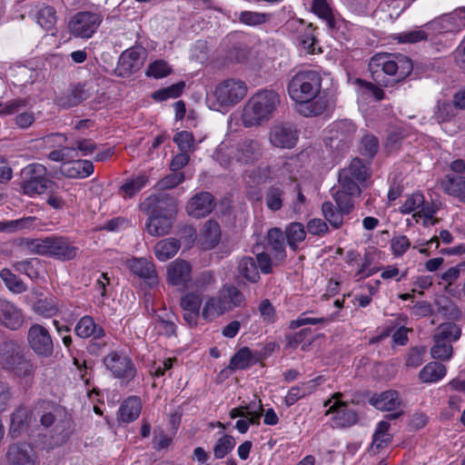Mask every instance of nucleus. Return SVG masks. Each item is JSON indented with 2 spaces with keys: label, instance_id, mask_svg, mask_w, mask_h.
<instances>
[{
  "label": "nucleus",
  "instance_id": "1a4fd4ad",
  "mask_svg": "<svg viewBox=\"0 0 465 465\" xmlns=\"http://www.w3.org/2000/svg\"><path fill=\"white\" fill-rule=\"evenodd\" d=\"M103 20L100 13L79 11L69 19L67 31L75 38L89 39L96 33Z\"/></svg>",
  "mask_w": 465,
  "mask_h": 465
},
{
  "label": "nucleus",
  "instance_id": "774afa93",
  "mask_svg": "<svg viewBox=\"0 0 465 465\" xmlns=\"http://www.w3.org/2000/svg\"><path fill=\"white\" fill-rule=\"evenodd\" d=\"M313 29L312 25H308L303 34L298 36L299 45L307 54L315 53V44L317 42L315 36L312 34Z\"/></svg>",
  "mask_w": 465,
  "mask_h": 465
},
{
  "label": "nucleus",
  "instance_id": "c756f323",
  "mask_svg": "<svg viewBox=\"0 0 465 465\" xmlns=\"http://www.w3.org/2000/svg\"><path fill=\"white\" fill-rule=\"evenodd\" d=\"M75 334L83 339L87 338H105L104 328L95 323L93 317L85 315L82 317L74 327Z\"/></svg>",
  "mask_w": 465,
  "mask_h": 465
},
{
  "label": "nucleus",
  "instance_id": "412c9836",
  "mask_svg": "<svg viewBox=\"0 0 465 465\" xmlns=\"http://www.w3.org/2000/svg\"><path fill=\"white\" fill-rule=\"evenodd\" d=\"M127 268L153 288L158 284V274L154 264L145 258H133L126 262Z\"/></svg>",
  "mask_w": 465,
  "mask_h": 465
},
{
  "label": "nucleus",
  "instance_id": "f3484780",
  "mask_svg": "<svg viewBox=\"0 0 465 465\" xmlns=\"http://www.w3.org/2000/svg\"><path fill=\"white\" fill-rule=\"evenodd\" d=\"M356 133L355 124L348 119L335 121L329 127V140L331 147L344 149L348 147Z\"/></svg>",
  "mask_w": 465,
  "mask_h": 465
},
{
  "label": "nucleus",
  "instance_id": "4c0bfd02",
  "mask_svg": "<svg viewBox=\"0 0 465 465\" xmlns=\"http://www.w3.org/2000/svg\"><path fill=\"white\" fill-rule=\"evenodd\" d=\"M257 362L252 351L248 347L240 349L230 360L228 368L231 371L245 370Z\"/></svg>",
  "mask_w": 465,
  "mask_h": 465
},
{
  "label": "nucleus",
  "instance_id": "a18cd8bd",
  "mask_svg": "<svg viewBox=\"0 0 465 465\" xmlns=\"http://www.w3.org/2000/svg\"><path fill=\"white\" fill-rule=\"evenodd\" d=\"M341 171L361 183L365 182L371 175L369 168L360 158H354L348 167L343 168Z\"/></svg>",
  "mask_w": 465,
  "mask_h": 465
},
{
  "label": "nucleus",
  "instance_id": "20e7f679",
  "mask_svg": "<svg viewBox=\"0 0 465 465\" xmlns=\"http://www.w3.org/2000/svg\"><path fill=\"white\" fill-rule=\"evenodd\" d=\"M262 147L256 139L244 138L230 144L223 142L213 153V158L225 169L232 167L233 162L240 164H251L261 159Z\"/></svg>",
  "mask_w": 465,
  "mask_h": 465
},
{
  "label": "nucleus",
  "instance_id": "e2e57ef3",
  "mask_svg": "<svg viewBox=\"0 0 465 465\" xmlns=\"http://www.w3.org/2000/svg\"><path fill=\"white\" fill-rule=\"evenodd\" d=\"M263 408L262 405L259 404L258 409L256 411H250L249 417L247 419H241L236 421L235 428L241 433H246L250 424L260 423V419L262 415Z\"/></svg>",
  "mask_w": 465,
  "mask_h": 465
},
{
  "label": "nucleus",
  "instance_id": "423d86ee",
  "mask_svg": "<svg viewBox=\"0 0 465 465\" xmlns=\"http://www.w3.org/2000/svg\"><path fill=\"white\" fill-rule=\"evenodd\" d=\"M0 355L3 368L12 371L21 378L31 377L35 372V367L31 361L25 359L18 345L12 341H5L0 344Z\"/></svg>",
  "mask_w": 465,
  "mask_h": 465
},
{
  "label": "nucleus",
  "instance_id": "dca6fc26",
  "mask_svg": "<svg viewBox=\"0 0 465 465\" xmlns=\"http://www.w3.org/2000/svg\"><path fill=\"white\" fill-rule=\"evenodd\" d=\"M5 458L6 465H35L37 460L33 446L25 441L9 444Z\"/></svg>",
  "mask_w": 465,
  "mask_h": 465
},
{
  "label": "nucleus",
  "instance_id": "7c9ffc66",
  "mask_svg": "<svg viewBox=\"0 0 465 465\" xmlns=\"http://www.w3.org/2000/svg\"><path fill=\"white\" fill-rule=\"evenodd\" d=\"M221 229L217 222L213 220L207 221L200 234V243L203 249H213L220 242Z\"/></svg>",
  "mask_w": 465,
  "mask_h": 465
},
{
  "label": "nucleus",
  "instance_id": "aec40b11",
  "mask_svg": "<svg viewBox=\"0 0 465 465\" xmlns=\"http://www.w3.org/2000/svg\"><path fill=\"white\" fill-rule=\"evenodd\" d=\"M215 207V200L209 192H200L193 195L186 205L188 214L194 218L209 215Z\"/></svg>",
  "mask_w": 465,
  "mask_h": 465
},
{
  "label": "nucleus",
  "instance_id": "473e14b6",
  "mask_svg": "<svg viewBox=\"0 0 465 465\" xmlns=\"http://www.w3.org/2000/svg\"><path fill=\"white\" fill-rule=\"evenodd\" d=\"M141 47H132L122 53L119 58V65L125 73H134L143 64Z\"/></svg>",
  "mask_w": 465,
  "mask_h": 465
},
{
  "label": "nucleus",
  "instance_id": "bb28decb",
  "mask_svg": "<svg viewBox=\"0 0 465 465\" xmlns=\"http://www.w3.org/2000/svg\"><path fill=\"white\" fill-rule=\"evenodd\" d=\"M94 164L88 160H74L64 163L61 167V173L73 179H83L90 176L94 173Z\"/></svg>",
  "mask_w": 465,
  "mask_h": 465
},
{
  "label": "nucleus",
  "instance_id": "de8ad7c7",
  "mask_svg": "<svg viewBox=\"0 0 465 465\" xmlns=\"http://www.w3.org/2000/svg\"><path fill=\"white\" fill-rule=\"evenodd\" d=\"M272 18V14L252 11H242L238 15L239 22L249 26L264 25L269 23Z\"/></svg>",
  "mask_w": 465,
  "mask_h": 465
},
{
  "label": "nucleus",
  "instance_id": "9d476101",
  "mask_svg": "<svg viewBox=\"0 0 465 465\" xmlns=\"http://www.w3.org/2000/svg\"><path fill=\"white\" fill-rule=\"evenodd\" d=\"M36 243L38 254L61 261L73 260L78 252L69 238L64 236H48Z\"/></svg>",
  "mask_w": 465,
  "mask_h": 465
},
{
  "label": "nucleus",
  "instance_id": "e433bc0d",
  "mask_svg": "<svg viewBox=\"0 0 465 465\" xmlns=\"http://www.w3.org/2000/svg\"><path fill=\"white\" fill-rule=\"evenodd\" d=\"M268 245L273 252V256L278 261H283L286 258L285 242L283 233L279 228H272L267 233Z\"/></svg>",
  "mask_w": 465,
  "mask_h": 465
},
{
  "label": "nucleus",
  "instance_id": "b1692460",
  "mask_svg": "<svg viewBox=\"0 0 465 465\" xmlns=\"http://www.w3.org/2000/svg\"><path fill=\"white\" fill-rule=\"evenodd\" d=\"M202 304V295L196 292H187L182 298L180 305L183 311V320L190 327L198 324L200 309Z\"/></svg>",
  "mask_w": 465,
  "mask_h": 465
},
{
  "label": "nucleus",
  "instance_id": "f257e3e1",
  "mask_svg": "<svg viewBox=\"0 0 465 465\" xmlns=\"http://www.w3.org/2000/svg\"><path fill=\"white\" fill-rule=\"evenodd\" d=\"M322 84V74L316 70L298 71L289 81L288 94L304 116L320 115L327 109L329 99Z\"/></svg>",
  "mask_w": 465,
  "mask_h": 465
},
{
  "label": "nucleus",
  "instance_id": "c85d7f7f",
  "mask_svg": "<svg viewBox=\"0 0 465 465\" xmlns=\"http://www.w3.org/2000/svg\"><path fill=\"white\" fill-rule=\"evenodd\" d=\"M90 94L85 89V85L78 84L74 85L68 93L56 97L55 103L58 106L68 109L78 105L83 101L89 98Z\"/></svg>",
  "mask_w": 465,
  "mask_h": 465
},
{
  "label": "nucleus",
  "instance_id": "f8f14e48",
  "mask_svg": "<svg viewBox=\"0 0 465 465\" xmlns=\"http://www.w3.org/2000/svg\"><path fill=\"white\" fill-rule=\"evenodd\" d=\"M423 27L428 31V35H433L457 33L465 27V7H460L451 13L444 14L428 22Z\"/></svg>",
  "mask_w": 465,
  "mask_h": 465
},
{
  "label": "nucleus",
  "instance_id": "2f4dec72",
  "mask_svg": "<svg viewBox=\"0 0 465 465\" xmlns=\"http://www.w3.org/2000/svg\"><path fill=\"white\" fill-rule=\"evenodd\" d=\"M319 378L302 382L296 386L292 387L287 395L284 397L285 404L290 407L297 402L299 400L313 393L318 386Z\"/></svg>",
  "mask_w": 465,
  "mask_h": 465
},
{
  "label": "nucleus",
  "instance_id": "49530a36",
  "mask_svg": "<svg viewBox=\"0 0 465 465\" xmlns=\"http://www.w3.org/2000/svg\"><path fill=\"white\" fill-rule=\"evenodd\" d=\"M312 11L324 20L331 29H334L336 22L331 8L326 0H312Z\"/></svg>",
  "mask_w": 465,
  "mask_h": 465
},
{
  "label": "nucleus",
  "instance_id": "3c124183",
  "mask_svg": "<svg viewBox=\"0 0 465 465\" xmlns=\"http://www.w3.org/2000/svg\"><path fill=\"white\" fill-rule=\"evenodd\" d=\"M428 31L425 29H415L407 32L395 34L392 38L399 44H416L428 39Z\"/></svg>",
  "mask_w": 465,
  "mask_h": 465
},
{
  "label": "nucleus",
  "instance_id": "4468645a",
  "mask_svg": "<svg viewBox=\"0 0 465 465\" xmlns=\"http://www.w3.org/2000/svg\"><path fill=\"white\" fill-rule=\"evenodd\" d=\"M299 139V131L296 126L289 122L274 124L269 133L271 143L281 149L293 148Z\"/></svg>",
  "mask_w": 465,
  "mask_h": 465
},
{
  "label": "nucleus",
  "instance_id": "864d4df0",
  "mask_svg": "<svg viewBox=\"0 0 465 465\" xmlns=\"http://www.w3.org/2000/svg\"><path fill=\"white\" fill-rule=\"evenodd\" d=\"M438 312L451 320H458L461 316V312L458 306L448 297L442 296L436 301Z\"/></svg>",
  "mask_w": 465,
  "mask_h": 465
},
{
  "label": "nucleus",
  "instance_id": "f704fd0d",
  "mask_svg": "<svg viewBox=\"0 0 465 465\" xmlns=\"http://www.w3.org/2000/svg\"><path fill=\"white\" fill-rule=\"evenodd\" d=\"M180 247L181 242L178 239L165 238L156 242L153 252L160 262H166L177 253Z\"/></svg>",
  "mask_w": 465,
  "mask_h": 465
},
{
  "label": "nucleus",
  "instance_id": "0e129e2a",
  "mask_svg": "<svg viewBox=\"0 0 465 465\" xmlns=\"http://www.w3.org/2000/svg\"><path fill=\"white\" fill-rule=\"evenodd\" d=\"M338 181L341 190L348 192L352 195L359 196L361 194V188L359 186L361 183L341 171L339 172Z\"/></svg>",
  "mask_w": 465,
  "mask_h": 465
},
{
  "label": "nucleus",
  "instance_id": "09e8293b",
  "mask_svg": "<svg viewBox=\"0 0 465 465\" xmlns=\"http://www.w3.org/2000/svg\"><path fill=\"white\" fill-rule=\"evenodd\" d=\"M148 183V176L140 174L127 180L120 187V192L124 194V198H131L139 191H141Z\"/></svg>",
  "mask_w": 465,
  "mask_h": 465
},
{
  "label": "nucleus",
  "instance_id": "0eeeda50",
  "mask_svg": "<svg viewBox=\"0 0 465 465\" xmlns=\"http://www.w3.org/2000/svg\"><path fill=\"white\" fill-rule=\"evenodd\" d=\"M46 168L41 163L26 165L21 172L24 193L34 196L52 192L54 183L46 177Z\"/></svg>",
  "mask_w": 465,
  "mask_h": 465
},
{
  "label": "nucleus",
  "instance_id": "338daca9",
  "mask_svg": "<svg viewBox=\"0 0 465 465\" xmlns=\"http://www.w3.org/2000/svg\"><path fill=\"white\" fill-rule=\"evenodd\" d=\"M361 151L362 155L373 158L379 149V140L373 134H366L362 137L361 142Z\"/></svg>",
  "mask_w": 465,
  "mask_h": 465
},
{
  "label": "nucleus",
  "instance_id": "6e6552de",
  "mask_svg": "<svg viewBox=\"0 0 465 465\" xmlns=\"http://www.w3.org/2000/svg\"><path fill=\"white\" fill-rule=\"evenodd\" d=\"M69 423L59 408H54L41 415L40 424L50 434L51 447L61 446L67 441L70 437Z\"/></svg>",
  "mask_w": 465,
  "mask_h": 465
},
{
  "label": "nucleus",
  "instance_id": "a211bd4d",
  "mask_svg": "<svg viewBox=\"0 0 465 465\" xmlns=\"http://www.w3.org/2000/svg\"><path fill=\"white\" fill-rule=\"evenodd\" d=\"M28 342L32 350L40 356L49 357L54 352V342L49 331L40 324H33L28 331Z\"/></svg>",
  "mask_w": 465,
  "mask_h": 465
},
{
  "label": "nucleus",
  "instance_id": "c03bdc74",
  "mask_svg": "<svg viewBox=\"0 0 465 465\" xmlns=\"http://www.w3.org/2000/svg\"><path fill=\"white\" fill-rule=\"evenodd\" d=\"M43 265L39 259L31 258L14 263V269L27 275L31 280H36L40 277Z\"/></svg>",
  "mask_w": 465,
  "mask_h": 465
},
{
  "label": "nucleus",
  "instance_id": "4be33fe9",
  "mask_svg": "<svg viewBox=\"0 0 465 465\" xmlns=\"http://www.w3.org/2000/svg\"><path fill=\"white\" fill-rule=\"evenodd\" d=\"M24 315L18 307L6 300H0V324L15 331L24 324Z\"/></svg>",
  "mask_w": 465,
  "mask_h": 465
},
{
  "label": "nucleus",
  "instance_id": "a19ab883",
  "mask_svg": "<svg viewBox=\"0 0 465 465\" xmlns=\"http://www.w3.org/2000/svg\"><path fill=\"white\" fill-rule=\"evenodd\" d=\"M446 371V367L442 363L431 361L420 370L419 378L422 382H436L445 376Z\"/></svg>",
  "mask_w": 465,
  "mask_h": 465
},
{
  "label": "nucleus",
  "instance_id": "ea45409f",
  "mask_svg": "<svg viewBox=\"0 0 465 465\" xmlns=\"http://www.w3.org/2000/svg\"><path fill=\"white\" fill-rule=\"evenodd\" d=\"M286 241L289 247L296 252L300 242L306 238L305 227L302 223L293 222L285 227Z\"/></svg>",
  "mask_w": 465,
  "mask_h": 465
},
{
  "label": "nucleus",
  "instance_id": "c9c22d12",
  "mask_svg": "<svg viewBox=\"0 0 465 465\" xmlns=\"http://www.w3.org/2000/svg\"><path fill=\"white\" fill-rule=\"evenodd\" d=\"M238 275L251 283H256L260 281V273L253 257L243 256L238 262Z\"/></svg>",
  "mask_w": 465,
  "mask_h": 465
},
{
  "label": "nucleus",
  "instance_id": "69168bd1",
  "mask_svg": "<svg viewBox=\"0 0 465 465\" xmlns=\"http://www.w3.org/2000/svg\"><path fill=\"white\" fill-rule=\"evenodd\" d=\"M356 195H352L349 193L348 192H345L343 190H337L333 193V199L337 204V207L341 209V213H350L353 209V202L352 197H355Z\"/></svg>",
  "mask_w": 465,
  "mask_h": 465
},
{
  "label": "nucleus",
  "instance_id": "6ab92c4d",
  "mask_svg": "<svg viewBox=\"0 0 465 465\" xmlns=\"http://www.w3.org/2000/svg\"><path fill=\"white\" fill-rule=\"evenodd\" d=\"M33 421V410L24 405L18 406L11 414L8 437L16 439L29 433Z\"/></svg>",
  "mask_w": 465,
  "mask_h": 465
},
{
  "label": "nucleus",
  "instance_id": "9b49d317",
  "mask_svg": "<svg viewBox=\"0 0 465 465\" xmlns=\"http://www.w3.org/2000/svg\"><path fill=\"white\" fill-rule=\"evenodd\" d=\"M105 369L115 379L129 382L136 376V368L133 360L124 351H113L104 359Z\"/></svg>",
  "mask_w": 465,
  "mask_h": 465
},
{
  "label": "nucleus",
  "instance_id": "cd10ccee",
  "mask_svg": "<svg viewBox=\"0 0 465 465\" xmlns=\"http://www.w3.org/2000/svg\"><path fill=\"white\" fill-rule=\"evenodd\" d=\"M142 411V401L138 396H129L125 399L117 412V420L124 423L134 421Z\"/></svg>",
  "mask_w": 465,
  "mask_h": 465
},
{
  "label": "nucleus",
  "instance_id": "f03ea898",
  "mask_svg": "<svg viewBox=\"0 0 465 465\" xmlns=\"http://www.w3.org/2000/svg\"><path fill=\"white\" fill-rule=\"evenodd\" d=\"M412 69L411 60L402 54H376L369 62V71L372 80L383 86L389 84V80L384 75H393L396 82H401L411 74Z\"/></svg>",
  "mask_w": 465,
  "mask_h": 465
},
{
  "label": "nucleus",
  "instance_id": "37998d69",
  "mask_svg": "<svg viewBox=\"0 0 465 465\" xmlns=\"http://www.w3.org/2000/svg\"><path fill=\"white\" fill-rule=\"evenodd\" d=\"M322 212L333 229H340L343 224L344 215L348 213H341V209L336 207L331 202H324L322 205Z\"/></svg>",
  "mask_w": 465,
  "mask_h": 465
},
{
  "label": "nucleus",
  "instance_id": "ddd939ff",
  "mask_svg": "<svg viewBox=\"0 0 465 465\" xmlns=\"http://www.w3.org/2000/svg\"><path fill=\"white\" fill-rule=\"evenodd\" d=\"M246 94L247 86L244 82L227 79L215 88L213 95L221 108H227L238 104L246 96Z\"/></svg>",
  "mask_w": 465,
  "mask_h": 465
},
{
  "label": "nucleus",
  "instance_id": "a878e982",
  "mask_svg": "<svg viewBox=\"0 0 465 465\" xmlns=\"http://www.w3.org/2000/svg\"><path fill=\"white\" fill-rule=\"evenodd\" d=\"M440 186L446 194L465 203V175L446 174L440 180Z\"/></svg>",
  "mask_w": 465,
  "mask_h": 465
},
{
  "label": "nucleus",
  "instance_id": "58836bf2",
  "mask_svg": "<svg viewBox=\"0 0 465 465\" xmlns=\"http://www.w3.org/2000/svg\"><path fill=\"white\" fill-rule=\"evenodd\" d=\"M267 208L272 212L282 209L284 200V189L282 183H274L271 185L264 196Z\"/></svg>",
  "mask_w": 465,
  "mask_h": 465
},
{
  "label": "nucleus",
  "instance_id": "5fc2aeb1",
  "mask_svg": "<svg viewBox=\"0 0 465 465\" xmlns=\"http://www.w3.org/2000/svg\"><path fill=\"white\" fill-rule=\"evenodd\" d=\"M457 114V109L452 103L447 101H439L434 112L435 119L438 123L450 122Z\"/></svg>",
  "mask_w": 465,
  "mask_h": 465
},
{
  "label": "nucleus",
  "instance_id": "5701e85b",
  "mask_svg": "<svg viewBox=\"0 0 465 465\" xmlns=\"http://www.w3.org/2000/svg\"><path fill=\"white\" fill-rule=\"evenodd\" d=\"M192 267L184 260L177 259L167 266V282L173 286H185L191 281Z\"/></svg>",
  "mask_w": 465,
  "mask_h": 465
},
{
  "label": "nucleus",
  "instance_id": "7ed1b4c3",
  "mask_svg": "<svg viewBox=\"0 0 465 465\" xmlns=\"http://www.w3.org/2000/svg\"><path fill=\"white\" fill-rule=\"evenodd\" d=\"M281 104L280 94L273 89H262L253 94L243 107L242 124L252 127L271 120Z\"/></svg>",
  "mask_w": 465,
  "mask_h": 465
},
{
  "label": "nucleus",
  "instance_id": "4d7b16f0",
  "mask_svg": "<svg viewBox=\"0 0 465 465\" xmlns=\"http://www.w3.org/2000/svg\"><path fill=\"white\" fill-rule=\"evenodd\" d=\"M0 276L10 291L16 293H22L26 291V285L9 269H3Z\"/></svg>",
  "mask_w": 465,
  "mask_h": 465
},
{
  "label": "nucleus",
  "instance_id": "79ce46f5",
  "mask_svg": "<svg viewBox=\"0 0 465 465\" xmlns=\"http://www.w3.org/2000/svg\"><path fill=\"white\" fill-rule=\"evenodd\" d=\"M461 334V329L459 325L454 322H443L440 324L434 332L433 339H439L440 341H445L446 342L451 343L460 339Z\"/></svg>",
  "mask_w": 465,
  "mask_h": 465
},
{
  "label": "nucleus",
  "instance_id": "8fccbe9b",
  "mask_svg": "<svg viewBox=\"0 0 465 465\" xmlns=\"http://www.w3.org/2000/svg\"><path fill=\"white\" fill-rule=\"evenodd\" d=\"M37 23L46 31L53 29L56 24V11L53 6L45 5L36 14Z\"/></svg>",
  "mask_w": 465,
  "mask_h": 465
},
{
  "label": "nucleus",
  "instance_id": "72a5a7b5",
  "mask_svg": "<svg viewBox=\"0 0 465 465\" xmlns=\"http://www.w3.org/2000/svg\"><path fill=\"white\" fill-rule=\"evenodd\" d=\"M370 403L380 411H394L401 405L399 393L396 391H386L380 394H374L370 399Z\"/></svg>",
  "mask_w": 465,
  "mask_h": 465
},
{
  "label": "nucleus",
  "instance_id": "052dcab7",
  "mask_svg": "<svg viewBox=\"0 0 465 465\" xmlns=\"http://www.w3.org/2000/svg\"><path fill=\"white\" fill-rule=\"evenodd\" d=\"M389 429L390 423L387 420H381L378 423L372 437V444L377 449L383 448L391 441V436L387 433Z\"/></svg>",
  "mask_w": 465,
  "mask_h": 465
},
{
  "label": "nucleus",
  "instance_id": "13d9d810",
  "mask_svg": "<svg viewBox=\"0 0 465 465\" xmlns=\"http://www.w3.org/2000/svg\"><path fill=\"white\" fill-rule=\"evenodd\" d=\"M434 345L430 349L432 358L440 361H449L452 356L453 348L450 343L439 339H433Z\"/></svg>",
  "mask_w": 465,
  "mask_h": 465
},
{
  "label": "nucleus",
  "instance_id": "603ef678",
  "mask_svg": "<svg viewBox=\"0 0 465 465\" xmlns=\"http://www.w3.org/2000/svg\"><path fill=\"white\" fill-rule=\"evenodd\" d=\"M221 290L229 303L230 311L245 303L244 294L234 285H223Z\"/></svg>",
  "mask_w": 465,
  "mask_h": 465
},
{
  "label": "nucleus",
  "instance_id": "bf43d9fd",
  "mask_svg": "<svg viewBox=\"0 0 465 465\" xmlns=\"http://www.w3.org/2000/svg\"><path fill=\"white\" fill-rule=\"evenodd\" d=\"M234 446V438L231 435H223L213 446V455L216 459H223L233 450Z\"/></svg>",
  "mask_w": 465,
  "mask_h": 465
},
{
  "label": "nucleus",
  "instance_id": "39448f33",
  "mask_svg": "<svg viewBox=\"0 0 465 465\" xmlns=\"http://www.w3.org/2000/svg\"><path fill=\"white\" fill-rule=\"evenodd\" d=\"M169 204L163 195H150L141 204L142 212L148 214L145 231L152 236L159 237L169 233L173 227L172 213H165Z\"/></svg>",
  "mask_w": 465,
  "mask_h": 465
},
{
  "label": "nucleus",
  "instance_id": "393cba45",
  "mask_svg": "<svg viewBox=\"0 0 465 465\" xmlns=\"http://www.w3.org/2000/svg\"><path fill=\"white\" fill-rule=\"evenodd\" d=\"M228 312H230L229 303L220 290L215 295L207 299L202 310V316L204 320L211 322Z\"/></svg>",
  "mask_w": 465,
  "mask_h": 465
},
{
  "label": "nucleus",
  "instance_id": "680f3d73",
  "mask_svg": "<svg viewBox=\"0 0 465 465\" xmlns=\"http://www.w3.org/2000/svg\"><path fill=\"white\" fill-rule=\"evenodd\" d=\"M173 142L177 144L181 152L189 153L195 150V141L192 133L182 131L175 134Z\"/></svg>",
  "mask_w": 465,
  "mask_h": 465
},
{
  "label": "nucleus",
  "instance_id": "2eb2a0df",
  "mask_svg": "<svg viewBox=\"0 0 465 465\" xmlns=\"http://www.w3.org/2000/svg\"><path fill=\"white\" fill-rule=\"evenodd\" d=\"M332 414L331 426L336 429H346L359 422L358 412L350 408L347 401H336L326 411L325 415Z\"/></svg>",
  "mask_w": 465,
  "mask_h": 465
},
{
  "label": "nucleus",
  "instance_id": "6e6d98bb",
  "mask_svg": "<svg viewBox=\"0 0 465 465\" xmlns=\"http://www.w3.org/2000/svg\"><path fill=\"white\" fill-rule=\"evenodd\" d=\"M185 87L184 82H179L166 88L153 93L152 97L156 101H165L169 98L179 97Z\"/></svg>",
  "mask_w": 465,
  "mask_h": 465
}]
</instances>
